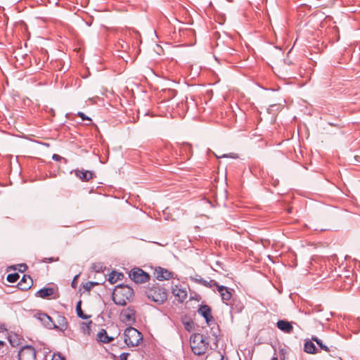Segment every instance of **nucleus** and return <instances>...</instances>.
Here are the masks:
<instances>
[{
	"label": "nucleus",
	"mask_w": 360,
	"mask_h": 360,
	"mask_svg": "<svg viewBox=\"0 0 360 360\" xmlns=\"http://www.w3.org/2000/svg\"><path fill=\"white\" fill-rule=\"evenodd\" d=\"M134 297V290L129 285H117L112 292V300L117 305L124 306L131 302Z\"/></svg>",
	"instance_id": "1"
},
{
	"label": "nucleus",
	"mask_w": 360,
	"mask_h": 360,
	"mask_svg": "<svg viewBox=\"0 0 360 360\" xmlns=\"http://www.w3.org/2000/svg\"><path fill=\"white\" fill-rule=\"evenodd\" d=\"M190 343L192 352L198 356L205 353L209 345L207 338L199 333L194 334L191 338Z\"/></svg>",
	"instance_id": "2"
},
{
	"label": "nucleus",
	"mask_w": 360,
	"mask_h": 360,
	"mask_svg": "<svg viewBox=\"0 0 360 360\" xmlns=\"http://www.w3.org/2000/svg\"><path fill=\"white\" fill-rule=\"evenodd\" d=\"M146 295L148 300L158 304H162L167 300V292L166 290L160 285H153L147 289Z\"/></svg>",
	"instance_id": "3"
},
{
	"label": "nucleus",
	"mask_w": 360,
	"mask_h": 360,
	"mask_svg": "<svg viewBox=\"0 0 360 360\" xmlns=\"http://www.w3.org/2000/svg\"><path fill=\"white\" fill-rule=\"evenodd\" d=\"M141 333L134 328L129 327L124 333V341L128 347H136L142 341Z\"/></svg>",
	"instance_id": "4"
},
{
	"label": "nucleus",
	"mask_w": 360,
	"mask_h": 360,
	"mask_svg": "<svg viewBox=\"0 0 360 360\" xmlns=\"http://www.w3.org/2000/svg\"><path fill=\"white\" fill-rule=\"evenodd\" d=\"M129 277L136 283H146L150 278V276L139 268L131 270Z\"/></svg>",
	"instance_id": "5"
},
{
	"label": "nucleus",
	"mask_w": 360,
	"mask_h": 360,
	"mask_svg": "<svg viewBox=\"0 0 360 360\" xmlns=\"http://www.w3.org/2000/svg\"><path fill=\"white\" fill-rule=\"evenodd\" d=\"M120 319L126 325H132L136 321V311L132 307L124 309L120 313Z\"/></svg>",
	"instance_id": "6"
},
{
	"label": "nucleus",
	"mask_w": 360,
	"mask_h": 360,
	"mask_svg": "<svg viewBox=\"0 0 360 360\" xmlns=\"http://www.w3.org/2000/svg\"><path fill=\"white\" fill-rule=\"evenodd\" d=\"M36 350L30 345L22 347L18 353L19 360H35Z\"/></svg>",
	"instance_id": "7"
},
{
	"label": "nucleus",
	"mask_w": 360,
	"mask_h": 360,
	"mask_svg": "<svg viewBox=\"0 0 360 360\" xmlns=\"http://www.w3.org/2000/svg\"><path fill=\"white\" fill-rule=\"evenodd\" d=\"M35 296L42 299H56L59 297V294L57 292V288L49 287L44 288L38 290L35 293Z\"/></svg>",
	"instance_id": "8"
},
{
	"label": "nucleus",
	"mask_w": 360,
	"mask_h": 360,
	"mask_svg": "<svg viewBox=\"0 0 360 360\" xmlns=\"http://www.w3.org/2000/svg\"><path fill=\"white\" fill-rule=\"evenodd\" d=\"M216 288L217 292L220 295V297L223 302L228 304V302H229L231 300L233 292H234L233 289L219 285V283L217 284Z\"/></svg>",
	"instance_id": "9"
},
{
	"label": "nucleus",
	"mask_w": 360,
	"mask_h": 360,
	"mask_svg": "<svg viewBox=\"0 0 360 360\" xmlns=\"http://www.w3.org/2000/svg\"><path fill=\"white\" fill-rule=\"evenodd\" d=\"M37 317L46 328L49 329L58 328L57 325L54 323L52 318L48 314L39 313Z\"/></svg>",
	"instance_id": "10"
},
{
	"label": "nucleus",
	"mask_w": 360,
	"mask_h": 360,
	"mask_svg": "<svg viewBox=\"0 0 360 360\" xmlns=\"http://www.w3.org/2000/svg\"><path fill=\"white\" fill-rule=\"evenodd\" d=\"M173 274L172 271L160 266L157 267L154 272L155 277L159 281L169 280L173 277Z\"/></svg>",
	"instance_id": "11"
},
{
	"label": "nucleus",
	"mask_w": 360,
	"mask_h": 360,
	"mask_svg": "<svg viewBox=\"0 0 360 360\" xmlns=\"http://www.w3.org/2000/svg\"><path fill=\"white\" fill-rule=\"evenodd\" d=\"M172 292L179 302H183L187 298V291L180 285H174Z\"/></svg>",
	"instance_id": "12"
},
{
	"label": "nucleus",
	"mask_w": 360,
	"mask_h": 360,
	"mask_svg": "<svg viewBox=\"0 0 360 360\" xmlns=\"http://www.w3.org/2000/svg\"><path fill=\"white\" fill-rule=\"evenodd\" d=\"M32 285L33 281L31 276L28 275H24L20 281L18 283V287L20 290L26 291L30 289Z\"/></svg>",
	"instance_id": "13"
},
{
	"label": "nucleus",
	"mask_w": 360,
	"mask_h": 360,
	"mask_svg": "<svg viewBox=\"0 0 360 360\" xmlns=\"http://www.w3.org/2000/svg\"><path fill=\"white\" fill-rule=\"evenodd\" d=\"M74 173L82 181H89L94 177V173L89 170L75 169Z\"/></svg>",
	"instance_id": "14"
},
{
	"label": "nucleus",
	"mask_w": 360,
	"mask_h": 360,
	"mask_svg": "<svg viewBox=\"0 0 360 360\" xmlns=\"http://www.w3.org/2000/svg\"><path fill=\"white\" fill-rule=\"evenodd\" d=\"M276 326L279 330L285 333H291L293 330V326L291 322H289L286 320H279L276 323Z\"/></svg>",
	"instance_id": "15"
},
{
	"label": "nucleus",
	"mask_w": 360,
	"mask_h": 360,
	"mask_svg": "<svg viewBox=\"0 0 360 360\" xmlns=\"http://www.w3.org/2000/svg\"><path fill=\"white\" fill-rule=\"evenodd\" d=\"M198 312L205 318L207 323H209L210 321H212L213 316H212L211 308L209 306H201L198 309Z\"/></svg>",
	"instance_id": "16"
},
{
	"label": "nucleus",
	"mask_w": 360,
	"mask_h": 360,
	"mask_svg": "<svg viewBox=\"0 0 360 360\" xmlns=\"http://www.w3.org/2000/svg\"><path fill=\"white\" fill-rule=\"evenodd\" d=\"M193 280L198 283L200 284L205 287L207 288H212V287H217L218 283L214 280H210L209 281L202 278H194Z\"/></svg>",
	"instance_id": "17"
},
{
	"label": "nucleus",
	"mask_w": 360,
	"mask_h": 360,
	"mask_svg": "<svg viewBox=\"0 0 360 360\" xmlns=\"http://www.w3.org/2000/svg\"><path fill=\"white\" fill-rule=\"evenodd\" d=\"M230 306L231 312L235 314L240 312L244 307L243 303L236 299L232 300V302L230 303Z\"/></svg>",
	"instance_id": "18"
},
{
	"label": "nucleus",
	"mask_w": 360,
	"mask_h": 360,
	"mask_svg": "<svg viewBox=\"0 0 360 360\" xmlns=\"http://www.w3.org/2000/svg\"><path fill=\"white\" fill-rule=\"evenodd\" d=\"M97 339L98 341L103 343H109L113 340V338H110L108 335L107 332L105 329H101L97 334Z\"/></svg>",
	"instance_id": "19"
},
{
	"label": "nucleus",
	"mask_w": 360,
	"mask_h": 360,
	"mask_svg": "<svg viewBox=\"0 0 360 360\" xmlns=\"http://www.w3.org/2000/svg\"><path fill=\"white\" fill-rule=\"evenodd\" d=\"M314 341H312L311 340H307L305 342L304 345V351L306 352V353H308V354H316L317 352H316V348L314 345V344L313 343Z\"/></svg>",
	"instance_id": "20"
},
{
	"label": "nucleus",
	"mask_w": 360,
	"mask_h": 360,
	"mask_svg": "<svg viewBox=\"0 0 360 360\" xmlns=\"http://www.w3.org/2000/svg\"><path fill=\"white\" fill-rule=\"evenodd\" d=\"M123 277H124V276L122 273H119L117 271H112L109 276L108 281L111 284H114L117 281L122 280Z\"/></svg>",
	"instance_id": "21"
},
{
	"label": "nucleus",
	"mask_w": 360,
	"mask_h": 360,
	"mask_svg": "<svg viewBox=\"0 0 360 360\" xmlns=\"http://www.w3.org/2000/svg\"><path fill=\"white\" fill-rule=\"evenodd\" d=\"M58 323L59 325H57V329H60L62 331H64L67 329L68 322L65 316H58Z\"/></svg>",
	"instance_id": "22"
},
{
	"label": "nucleus",
	"mask_w": 360,
	"mask_h": 360,
	"mask_svg": "<svg viewBox=\"0 0 360 360\" xmlns=\"http://www.w3.org/2000/svg\"><path fill=\"white\" fill-rule=\"evenodd\" d=\"M91 324L92 321H89L88 322H84L82 323L81 328L84 334L90 335L91 332Z\"/></svg>",
	"instance_id": "23"
},
{
	"label": "nucleus",
	"mask_w": 360,
	"mask_h": 360,
	"mask_svg": "<svg viewBox=\"0 0 360 360\" xmlns=\"http://www.w3.org/2000/svg\"><path fill=\"white\" fill-rule=\"evenodd\" d=\"M76 311L77 316L82 319H88L91 317V316H87L84 314L82 307H81V301H79L76 306Z\"/></svg>",
	"instance_id": "24"
},
{
	"label": "nucleus",
	"mask_w": 360,
	"mask_h": 360,
	"mask_svg": "<svg viewBox=\"0 0 360 360\" xmlns=\"http://www.w3.org/2000/svg\"><path fill=\"white\" fill-rule=\"evenodd\" d=\"M311 340L314 341V342H316V343L319 346V347L321 349H323V350H324L325 352H330L329 347L328 346H326V345H324L323 343V342L320 339H319L317 337H314L313 336L311 338Z\"/></svg>",
	"instance_id": "25"
},
{
	"label": "nucleus",
	"mask_w": 360,
	"mask_h": 360,
	"mask_svg": "<svg viewBox=\"0 0 360 360\" xmlns=\"http://www.w3.org/2000/svg\"><path fill=\"white\" fill-rule=\"evenodd\" d=\"M19 274L18 273L10 274L7 276V281L9 283H15L19 279Z\"/></svg>",
	"instance_id": "26"
},
{
	"label": "nucleus",
	"mask_w": 360,
	"mask_h": 360,
	"mask_svg": "<svg viewBox=\"0 0 360 360\" xmlns=\"http://www.w3.org/2000/svg\"><path fill=\"white\" fill-rule=\"evenodd\" d=\"M100 283L98 282H93V281H88L84 285V288L89 291L91 290L94 286L99 285Z\"/></svg>",
	"instance_id": "27"
},
{
	"label": "nucleus",
	"mask_w": 360,
	"mask_h": 360,
	"mask_svg": "<svg viewBox=\"0 0 360 360\" xmlns=\"http://www.w3.org/2000/svg\"><path fill=\"white\" fill-rule=\"evenodd\" d=\"M91 268L98 273L103 271V266L101 264H93Z\"/></svg>",
	"instance_id": "28"
},
{
	"label": "nucleus",
	"mask_w": 360,
	"mask_h": 360,
	"mask_svg": "<svg viewBox=\"0 0 360 360\" xmlns=\"http://www.w3.org/2000/svg\"><path fill=\"white\" fill-rule=\"evenodd\" d=\"M59 260L58 257H46L41 260V262H58Z\"/></svg>",
	"instance_id": "29"
},
{
	"label": "nucleus",
	"mask_w": 360,
	"mask_h": 360,
	"mask_svg": "<svg viewBox=\"0 0 360 360\" xmlns=\"http://www.w3.org/2000/svg\"><path fill=\"white\" fill-rule=\"evenodd\" d=\"M77 116L82 118V120H89L91 121V118L85 115V114L82 112H79L77 113Z\"/></svg>",
	"instance_id": "30"
},
{
	"label": "nucleus",
	"mask_w": 360,
	"mask_h": 360,
	"mask_svg": "<svg viewBox=\"0 0 360 360\" xmlns=\"http://www.w3.org/2000/svg\"><path fill=\"white\" fill-rule=\"evenodd\" d=\"M51 360H65V359L61 354H54Z\"/></svg>",
	"instance_id": "31"
},
{
	"label": "nucleus",
	"mask_w": 360,
	"mask_h": 360,
	"mask_svg": "<svg viewBox=\"0 0 360 360\" xmlns=\"http://www.w3.org/2000/svg\"><path fill=\"white\" fill-rule=\"evenodd\" d=\"M52 159L53 160H55V161H60V160H61L62 159H64V158H62L61 156H60L58 154H53V156H52Z\"/></svg>",
	"instance_id": "32"
},
{
	"label": "nucleus",
	"mask_w": 360,
	"mask_h": 360,
	"mask_svg": "<svg viewBox=\"0 0 360 360\" xmlns=\"http://www.w3.org/2000/svg\"><path fill=\"white\" fill-rule=\"evenodd\" d=\"M127 356H128L127 353H123L120 355V359L121 360H127Z\"/></svg>",
	"instance_id": "33"
},
{
	"label": "nucleus",
	"mask_w": 360,
	"mask_h": 360,
	"mask_svg": "<svg viewBox=\"0 0 360 360\" xmlns=\"http://www.w3.org/2000/svg\"><path fill=\"white\" fill-rule=\"evenodd\" d=\"M78 276H79L78 275L75 276V278H74V279H73V281H72V286L73 288H76V286H75V282H76V280L77 279Z\"/></svg>",
	"instance_id": "34"
},
{
	"label": "nucleus",
	"mask_w": 360,
	"mask_h": 360,
	"mask_svg": "<svg viewBox=\"0 0 360 360\" xmlns=\"http://www.w3.org/2000/svg\"><path fill=\"white\" fill-rule=\"evenodd\" d=\"M220 360H229V359H228V357H227V356H224V355L221 354Z\"/></svg>",
	"instance_id": "35"
},
{
	"label": "nucleus",
	"mask_w": 360,
	"mask_h": 360,
	"mask_svg": "<svg viewBox=\"0 0 360 360\" xmlns=\"http://www.w3.org/2000/svg\"><path fill=\"white\" fill-rule=\"evenodd\" d=\"M21 266L24 267L23 271H25L26 269V268H27V266L25 264H22Z\"/></svg>",
	"instance_id": "36"
},
{
	"label": "nucleus",
	"mask_w": 360,
	"mask_h": 360,
	"mask_svg": "<svg viewBox=\"0 0 360 360\" xmlns=\"http://www.w3.org/2000/svg\"><path fill=\"white\" fill-rule=\"evenodd\" d=\"M333 29L334 32H337V27L335 26V27H333Z\"/></svg>",
	"instance_id": "37"
},
{
	"label": "nucleus",
	"mask_w": 360,
	"mask_h": 360,
	"mask_svg": "<svg viewBox=\"0 0 360 360\" xmlns=\"http://www.w3.org/2000/svg\"><path fill=\"white\" fill-rule=\"evenodd\" d=\"M271 360H278V358H277V357H273V358L271 359Z\"/></svg>",
	"instance_id": "38"
},
{
	"label": "nucleus",
	"mask_w": 360,
	"mask_h": 360,
	"mask_svg": "<svg viewBox=\"0 0 360 360\" xmlns=\"http://www.w3.org/2000/svg\"><path fill=\"white\" fill-rule=\"evenodd\" d=\"M3 345H4L3 342L0 340V347L3 346Z\"/></svg>",
	"instance_id": "39"
},
{
	"label": "nucleus",
	"mask_w": 360,
	"mask_h": 360,
	"mask_svg": "<svg viewBox=\"0 0 360 360\" xmlns=\"http://www.w3.org/2000/svg\"><path fill=\"white\" fill-rule=\"evenodd\" d=\"M329 124L331 126H335V124H333V123H330V122L329 123Z\"/></svg>",
	"instance_id": "40"
}]
</instances>
